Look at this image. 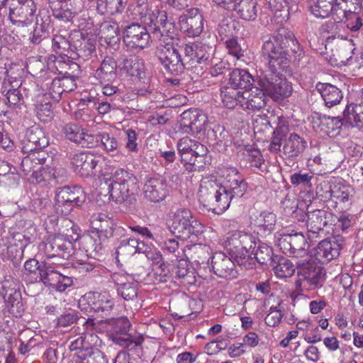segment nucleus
Instances as JSON below:
<instances>
[{
  "mask_svg": "<svg viewBox=\"0 0 363 363\" xmlns=\"http://www.w3.org/2000/svg\"><path fill=\"white\" fill-rule=\"evenodd\" d=\"M277 216L274 213L263 211L257 216L252 221L255 230L261 236H266L274 230Z\"/></svg>",
  "mask_w": 363,
  "mask_h": 363,
  "instance_id": "30",
  "label": "nucleus"
},
{
  "mask_svg": "<svg viewBox=\"0 0 363 363\" xmlns=\"http://www.w3.org/2000/svg\"><path fill=\"white\" fill-rule=\"evenodd\" d=\"M253 81L252 75L245 69H235L230 74V86L237 89L247 90L252 84Z\"/></svg>",
  "mask_w": 363,
  "mask_h": 363,
  "instance_id": "42",
  "label": "nucleus"
},
{
  "mask_svg": "<svg viewBox=\"0 0 363 363\" xmlns=\"http://www.w3.org/2000/svg\"><path fill=\"white\" fill-rule=\"evenodd\" d=\"M304 279L313 288L320 287L325 281V272L320 264L315 263L313 257L305 264H297Z\"/></svg>",
  "mask_w": 363,
  "mask_h": 363,
  "instance_id": "21",
  "label": "nucleus"
},
{
  "mask_svg": "<svg viewBox=\"0 0 363 363\" xmlns=\"http://www.w3.org/2000/svg\"><path fill=\"white\" fill-rule=\"evenodd\" d=\"M307 142L296 133H291L283 140L282 152L286 157H297L306 148Z\"/></svg>",
  "mask_w": 363,
  "mask_h": 363,
  "instance_id": "29",
  "label": "nucleus"
},
{
  "mask_svg": "<svg viewBox=\"0 0 363 363\" xmlns=\"http://www.w3.org/2000/svg\"><path fill=\"white\" fill-rule=\"evenodd\" d=\"M41 21L42 22L40 23L38 18H37L35 27L30 37L31 43L35 45L39 44L43 39L46 38L49 33L50 23L47 22L49 21V17L48 16L45 21H43V19Z\"/></svg>",
  "mask_w": 363,
  "mask_h": 363,
  "instance_id": "54",
  "label": "nucleus"
},
{
  "mask_svg": "<svg viewBox=\"0 0 363 363\" xmlns=\"http://www.w3.org/2000/svg\"><path fill=\"white\" fill-rule=\"evenodd\" d=\"M152 6L147 0H136L135 4L128 6V11L134 18L139 17L142 21L151 11Z\"/></svg>",
  "mask_w": 363,
  "mask_h": 363,
  "instance_id": "57",
  "label": "nucleus"
},
{
  "mask_svg": "<svg viewBox=\"0 0 363 363\" xmlns=\"http://www.w3.org/2000/svg\"><path fill=\"white\" fill-rule=\"evenodd\" d=\"M35 11L36 5L34 1L27 2L24 5H17L14 2H11L8 11H5V15L13 25L24 27L31 23Z\"/></svg>",
  "mask_w": 363,
  "mask_h": 363,
  "instance_id": "14",
  "label": "nucleus"
},
{
  "mask_svg": "<svg viewBox=\"0 0 363 363\" xmlns=\"http://www.w3.org/2000/svg\"><path fill=\"white\" fill-rule=\"evenodd\" d=\"M176 277L182 279L186 284H192L195 281L194 272L189 267L188 262L182 259L178 262L174 269Z\"/></svg>",
  "mask_w": 363,
  "mask_h": 363,
  "instance_id": "51",
  "label": "nucleus"
},
{
  "mask_svg": "<svg viewBox=\"0 0 363 363\" xmlns=\"http://www.w3.org/2000/svg\"><path fill=\"white\" fill-rule=\"evenodd\" d=\"M184 58H182L177 46L172 41L161 43L157 48L158 59L164 69L172 74L178 75L184 69H189L196 74L203 73V67L197 56L194 44L185 45Z\"/></svg>",
  "mask_w": 363,
  "mask_h": 363,
  "instance_id": "2",
  "label": "nucleus"
},
{
  "mask_svg": "<svg viewBox=\"0 0 363 363\" xmlns=\"http://www.w3.org/2000/svg\"><path fill=\"white\" fill-rule=\"evenodd\" d=\"M146 26L152 28L155 30H158L160 32L163 33L166 31L168 26L170 27L171 24L167 21V13L164 11L159 9H154L145 16L142 21ZM169 28L167 30H169Z\"/></svg>",
  "mask_w": 363,
  "mask_h": 363,
  "instance_id": "37",
  "label": "nucleus"
},
{
  "mask_svg": "<svg viewBox=\"0 0 363 363\" xmlns=\"http://www.w3.org/2000/svg\"><path fill=\"white\" fill-rule=\"evenodd\" d=\"M182 130L188 133H201L206 130L208 119L205 114L202 113L200 111L193 110L185 111L182 115Z\"/></svg>",
  "mask_w": 363,
  "mask_h": 363,
  "instance_id": "22",
  "label": "nucleus"
},
{
  "mask_svg": "<svg viewBox=\"0 0 363 363\" xmlns=\"http://www.w3.org/2000/svg\"><path fill=\"white\" fill-rule=\"evenodd\" d=\"M291 244L292 251V257L296 258V264H305L311 256L308 254L306 247L308 246L305 236L302 233L290 234Z\"/></svg>",
  "mask_w": 363,
  "mask_h": 363,
  "instance_id": "28",
  "label": "nucleus"
},
{
  "mask_svg": "<svg viewBox=\"0 0 363 363\" xmlns=\"http://www.w3.org/2000/svg\"><path fill=\"white\" fill-rule=\"evenodd\" d=\"M91 225L101 240H106L113 235V220L104 213L94 215L91 217Z\"/></svg>",
  "mask_w": 363,
  "mask_h": 363,
  "instance_id": "32",
  "label": "nucleus"
},
{
  "mask_svg": "<svg viewBox=\"0 0 363 363\" xmlns=\"http://www.w3.org/2000/svg\"><path fill=\"white\" fill-rule=\"evenodd\" d=\"M139 189L137 177L130 172L120 169L101 184V189L108 192V199L116 203H132Z\"/></svg>",
  "mask_w": 363,
  "mask_h": 363,
  "instance_id": "3",
  "label": "nucleus"
},
{
  "mask_svg": "<svg viewBox=\"0 0 363 363\" xmlns=\"http://www.w3.org/2000/svg\"><path fill=\"white\" fill-rule=\"evenodd\" d=\"M36 113L38 118L47 123L54 116L52 105L50 101H42L36 106Z\"/></svg>",
  "mask_w": 363,
  "mask_h": 363,
  "instance_id": "64",
  "label": "nucleus"
},
{
  "mask_svg": "<svg viewBox=\"0 0 363 363\" xmlns=\"http://www.w3.org/2000/svg\"><path fill=\"white\" fill-rule=\"evenodd\" d=\"M107 323L110 327L109 332L112 340L116 344L129 346L130 343H135V345H140L142 343L141 338H135L128 334L131 325L126 317L108 319Z\"/></svg>",
  "mask_w": 363,
  "mask_h": 363,
  "instance_id": "11",
  "label": "nucleus"
},
{
  "mask_svg": "<svg viewBox=\"0 0 363 363\" xmlns=\"http://www.w3.org/2000/svg\"><path fill=\"white\" fill-rule=\"evenodd\" d=\"M83 326L84 331L71 342L69 347L70 351H76V353H79L82 350H90L99 345V342H101L95 333L96 323L93 319L86 320Z\"/></svg>",
  "mask_w": 363,
  "mask_h": 363,
  "instance_id": "16",
  "label": "nucleus"
},
{
  "mask_svg": "<svg viewBox=\"0 0 363 363\" xmlns=\"http://www.w3.org/2000/svg\"><path fill=\"white\" fill-rule=\"evenodd\" d=\"M65 137L70 141L77 143L82 147H91L94 146V137L86 133L79 125L75 123H67L63 128Z\"/></svg>",
  "mask_w": 363,
  "mask_h": 363,
  "instance_id": "25",
  "label": "nucleus"
},
{
  "mask_svg": "<svg viewBox=\"0 0 363 363\" xmlns=\"http://www.w3.org/2000/svg\"><path fill=\"white\" fill-rule=\"evenodd\" d=\"M265 95H263V92L255 93L250 92L248 90L242 91V96H241V107L244 109L251 111H259L266 105Z\"/></svg>",
  "mask_w": 363,
  "mask_h": 363,
  "instance_id": "41",
  "label": "nucleus"
},
{
  "mask_svg": "<svg viewBox=\"0 0 363 363\" xmlns=\"http://www.w3.org/2000/svg\"><path fill=\"white\" fill-rule=\"evenodd\" d=\"M49 69L52 72H58L60 74H68L71 70L79 69V65L72 61L70 55H51L49 57Z\"/></svg>",
  "mask_w": 363,
  "mask_h": 363,
  "instance_id": "31",
  "label": "nucleus"
},
{
  "mask_svg": "<svg viewBox=\"0 0 363 363\" xmlns=\"http://www.w3.org/2000/svg\"><path fill=\"white\" fill-rule=\"evenodd\" d=\"M199 202L208 210L221 214L229 208L228 197L223 196L220 186L213 180H202L198 192Z\"/></svg>",
  "mask_w": 363,
  "mask_h": 363,
  "instance_id": "5",
  "label": "nucleus"
},
{
  "mask_svg": "<svg viewBox=\"0 0 363 363\" xmlns=\"http://www.w3.org/2000/svg\"><path fill=\"white\" fill-rule=\"evenodd\" d=\"M225 179L220 186L223 196L228 197L229 204L235 198L242 197L246 191L247 184L235 167H230L226 169Z\"/></svg>",
  "mask_w": 363,
  "mask_h": 363,
  "instance_id": "10",
  "label": "nucleus"
},
{
  "mask_svg": "<svg viewBox=\"0 0 363 363\" xmlns=\"http://www.w3.org/2000/svg\"><path fill=\"white\" fill-rule=\"evenodd\" d=\"M121 69L130 76L137 77L140 80L145 79L144 61L136 55L124 56L121 63Z\"/></svg>",
  "mask_w": 363,
  "mask_h": 363,
  "instance_id": "34",
  "label": "nucleus"
},
{
  "mask_svg": "<svg viewBox=\"0 0 363 363\" xmlns=\"http://www.w3.org/2000/svg\"><path fill=\"white\" fill-rule=\"evenodd\" d=\"M242 91L233 86H223L220 89V98L224 106L233 108L238 104L241 106Z\"/></svg>",
  "mask_w": 363,
  "mask_h": 363,
  "instance_id": "44",
  "label": "nucleus"
},
{
  "mask_svg": "<svg viewBox=\"0 0 363 363\" xmlns=\"http://www.w3.org/2000/svg\"><path fill=\"white\" fill-rule=\"evenodd\" d=\"M316 89L324 101L325 105L328 108L339 104L343 98L342 91L331 84L318 83Z\"/></svg>",
  "mask_w": 363,
  "mask_h": 363,
  "instance_id": "33",
  "label": "nucleus"
},
{
  "mask_svg": "<svg viewBox=\"0 0 363 363\" xmlns=\"http://www.w3.org/2000/svg\"><path fill=\"white\" fill-rule=\"evenodd\" d=\"M177 147L182 162L189 171H193L200 166L196 163L198 157L206 156L208 153V149L205 145L187 136L181 138L177 142Z\"/></svg>",
  "mask_w": 363,
  "mask_h": 363,
  "instance_id": "7",
  "label": "nucleus"
},
{
  "mask_svg": "<svg viewBox=\"0 0 363 363\" xmlns=\"http://www.w3.org/2000/svg\"><path fill=\"white\" fill-rule=\"evenodd\" d=\"M52 263L48 262V260H43L41 262V264L36 259H29L24 264V269L27 274L28 275H36L35 279L39 278V281H40L41 274L42 272L45 269L46 266H52Z\"/></svg>",
  "mask_w": 363,
  "mask_h": 363,
  "instance_id": "55",
  "label": "nucleus"
},
{
  "mask_svg": "<svg viewBox=\"0 0 363 363\" xmlns=\"http://www.w3.org/2000/svg\"><path fill=\"white\" fill-rule=\"evenodd\" d=\"M343 9L345 13L344 20L345 19L346 21L347 27L352 31L361 30L363 28V21L359 14L347 11V6H343Z\"/></svg>",
  "mask_w": 363,
  "mask_h": 363,
  "instance_id": "62",
  "label": "nucleus"
},
{
  "mask_svg": "<svg viewBox=\"0 0 363 363\" xmlns=\"http://www.w3.org/2000/svg\"><path fill=\"white\" fill-rule=\"evenodd\" d=\"M123 43L128 49L143 50L150 45V35L145 27L133 23L123 30Z\"/></svg>",
  "mask_w": 363,
  "mask_h": 363,
  "instance_id": "13",
  "label": "nucleus"
},
{
  "mask_svg": "<svg viewBox=\"0 0 363 363\" xmlns=\"http://www.w3.org/2000/svg\"><path fill=\"white\" fill-rule=\"evenodd\" d=\"M74 363H108L105 354L97 348L82 350L72 356Z\"/></svg>",
  "mask_w": 363,
  "mask_h": 363,
  "instance_id": "40",
  "label": "nucleus"
},
{
  "mask_svg": "<svg viewBox=\"0 0 363 363\" xmlns=\"http://www.w3.org/2000/svg\"><path fill=\"white\" fill-rule=\"evenodd\" d=\"M97 136L108 153L111 155H117L119 152L120 144L116 138L106 132L100 133Z\"/></svg>",
  "mask_w": 363,
  "mask_h": 363,
  "instance_id": "56",
  "label": "nucleus"
},
{
  "mask_svg": "<svg viewBox=\"0 0 363 363\" xmlns=\"http://www.w3.org/2000/svg\"><path fill=\"white\" fill-rule=\"evenodd\" d=\"M118 65L113 57L106 56L96 69L94 77L100 83H111L117 77Z\"/></svg>",
  "mask_w": 363,
  "mask_h": 363,
  "instance_id": "26",
  "label": "nucleus"
},
{
  "mask_svg": "<svg viewBox=\"0 0 363 363\" xmlns=\"http://www.w3.org/2000/svg\"><path fill=\"white\" fill-rule=\"evenodd\" d=\"M344 120L352 127H356L363 131V103L350 104L343 111V118L340 117L323 116L321 123L328 129L335 130L342 127Z\"/></svg>",
  "mask_w": 363,
  "mask_h": 363,
  "instance_id": "8",
  "label": "nucleus"
},
{
  "mask_svg": "<svg viewBox=\"0 0 363 363\" xmlns=\"http://www.w3.org/2000/svg\"><path fill=\"white\" fill-rule=\"evenodd\" d=\"M235 10L246 21H253L257 17V3L254 0H240Z\"/></svg>",
  "mask_w": 363,
  "mask_h": 363,
  "instance_id": "48",
  "label": "nucleus"
},
{
  "mask_svg": "<svg viewBox=\"0 0 363 363\" xmlns=\"http://www.w3.org/2000/svg\"><path fill=\"white\" fill-rule=\"evenodd\" d=\"M99 35L108 45L116 44L120 40L118 25L112 21L104 22L100 26Z\"/></svg>",
  "mask_w": 363,
  "mask_h": 363,
  "instance_id": "43",
  "label": "nucleus"
},
{
  "mask_svg": "<svg viewBox=\"0 0 363 363\" xmlns=\"http://www.w3.org/2000/svg\"><path fill=\"white\" fill-rule=\"evenodd\" d=\"M48 157V154L44 150L30 152L22 159L21 169L26 174H28L37 169L38 166L44 164Z\"/></svg>",
  "mask_w": 363,
  "mask_h": 363,
  "instance_id": "38",
  "label": "nucleus"
},
{
  "mask_svg": "<svg viewBox=\"0 0 363 363\" xmlns=\"http://www.w3.org/2000/svg\"><path fill=\"white\" fill-rule=\"evenodd\" d=\"M60 6L57 8L52 5V15L55 18L64 22L71 21L82 10L81 0H67L60 1Z\"/></svg>",
  "mask_w": 363,
  "mask_h": 363,
  "instance_id": "24",
  "label": "nucleus"
},
{
  "mask_svg": "<svg viewBox=\"0 0 363 363\" xmlns=\"http://www.w3.org/2000/svg\"><path fill=\"white\" fill-rule=\"evenodd\" d=\"M30 243V238L19 232H13L0 239V257L14 261L22 257L24 249Z\"/></svg>",
  "mask_w": 363,
  "mask_h": 363,
  "instance_id": "6",
  "label": "nucleus"
},
{
  "mask_svg": "<svg viewBox=\"0 0 363 363\" xmlns=\"http://www.w3.org/2000/svg\"><path fill=\"white\" fill-rule=\"evenodd\" d=\"M4 298L10 313L15 316H20L24 308L19 290L11 289L4 294Z\"/></svg>",
  "mask_w": 363,
  "mask_h": 363,
  "instance_id": "45",
  "label": "nucleus"
},
{
  "mask_svg": "<svg viewBox=\"0 0 363 363\" xmlns=\"http://www.w3.org/2000/svg\"><path fill=\"white\" fill-rule=\"evenodd\" d=\"M179 24L188 36H199L203 30V17L199 9L191 8L180 16Z\"/></svg>",
  "mask_w": 363,
  "mask_h": 363,
  "instance_id": "18",
  "label": "nucleus"
},
{
  "mask_svg": "<svg viewBox=\"0 0 363 363\" xmlns=\"http://www.w3.org/2000/svg\"><path fill=\"white\" fill-rule=\"evenodd\" d=\"M231 254L234 257L237 264L245 268L249 267L252 264V262L254 259V257H252L253 251L251 250L238 249Z\"/></svg>",
  "mask_w": 363,
  "mask_h": 363,
  "instance_id": "63",
  "label": "nucleus"
},
{
  "mask_svg": "<svg viewBox=\"0 0 363 363\" xmlns=\"http://www.w3.org/2000/svg\"><path fill=\"white\" fill-rule=\"evenodd\" d=\"M25 139L28 143H32L37 147L38 150H43V148L48 144V140L45 136L44 132L38 127L28 130Z\"/></svg>",
  "mask_w": 363,
  "mask_h": 363,
  "instance_id": "53",
  "label": "nucleus"
},
{
  "mask_svg": "<svg viewBox=\"0 0 363 363\" xmlns=\"http://www.w3.org/2000/svg\"><path fill=\"white\" fill-rule=\"evenodd\" d=\"M282 35L271 37L262 48V56L266 63L259 80L260 91L274 101H279L291 94L292 86L282 74L286 72L290 60L286 51L281 46Z\"/></svg>",
  "mask_w": 363,
  "mask_h": 363,
  "instance_id": "1",
  "label": "nucleus"
},
{
  "mask_svg": "<svg viewBox=\"0 0 363 363\" xmlns=\"http://www.w3.org/2000/svg\"><path fill=\"white\" fill-rule=\"evenodd\" d=\"M242 231L235 230L228 233L223 239V245L230 252L238 250L240 247V240Z\"/></svg>",
  "mask_w": 363,
  "mask_h": 363,
  "instance_id": "60",
  "label": "nucleus"
},
{
  "mask_svg": "<svg viewBox=\"0 0 363 363\" xmlns=\"http://www.w3.org/2000/svg\"><path fill=\"white\" fill-rule=\"evenodd\" d=\"M73 50L71 52L72 60L82 58L83 60H89L95 52V46L84 40V42L76 41L73 45Z\"/></svg>",
  "mask_w": 363,
  "mask_h": 363,
  "instance_id": "46",
  "label": "nucleus"
},
{
  "mask_svg": "<svg viewBox=\"0 0 363 363\" xmlns=\"http://www.w3.org/2000/svg\"><path fill=\"white\" fill-rule=\"evenodd\" d=\"M330 193L333 198L345 203L352 199L354 191L350 185L339 184L330 189Z\"/></svg>",
  "mask_w": 363,
  "mask_h": 363,
  "instance_id": "52",
  "label": "nucleus"
},
{
  "mask_svg": "<svg viewBox=\"0 0 363 363\" xmlns=\"http://www.w3.org/2000/svg\"><path fill=\"white\" fill-rule=\"evenodd\" d=\"M254 258L262 264H267L275 262V258L272 257V249L266 244H261L258 246L255 252L253 253Z\"/></svg>",
  "mask_w": 363,
  "mask_h": 363,
  "instance_id": "58",
  "label": "nucleus"
},
{
  "mask_svg": "<svg viewBox=\"0 0 363 363\" xmlns=\"http://www.w3.org/2000/svg\"><path fill=\"white\" fill-rule=\"evenodd\" d=\"M139 274L114 273L111 279L116 286V291L125 301H134L138 298V283L135 280Z\"/></svg>",
  "mask_w": 363,
  "mask_h": 363,
  "instance_id": "12",
  "label": "nucleus"
},
{
  "mask_svg": "<svg viewBox=\"0 0 363 363\" xmlns=\"http://www.w3.org/2000/svg\"><path fill=\"white\" fill-rule=\"evenodd\" d=\"M167 216L169 230L178 237L189 238L191 235L198 236L203 231V225L187 208H172Z\"/></svg>",
  "mask_w": 363,
  "mask_h": 363,
  "instance_id": "4",
  "label": "nucleus"
},
{
  "mask_svg": "<svg viewBox=\"0 0 363 363\" xmlns=\"http://www.w3.org/2000/svg\"><path fill=\"white\" fill-rule=\"evenodd\" d=\"M26 69L29 74L41 82H46L51 78V72L49 69V62L39 56H33L28 58Z\"/></svg>",
  "mask_w": 363,
  "mask_h": 363,
  "instance_id": "27",
  "label": "nucleus"
},
{
  "mask_svg": "<svg viewBox=\"0 0 363 363\" xmlns=\"http://www.w3.org/2000/svg\"><path fill=\"white\" fill-rule=\"evenodd\" d=\"M330 215L326 211L316 209L308 211L307 213L306 226L308 230L313 234H318L323 230L328 225V216Z\"/></svg>",
  "mask_w": 363,
  "mask_h": 363,
  "instance_id": "35",
  "label": "nucleus"
},
{
  "mask_svg": "<svg viewBox=\"0 0 363 363\" xmlns=\"http://www.w3.org/2000/svg\"><path fill=\"white\" fill-rule=\"evenodd\" d=\"M277 259V257H276ZM277 277L286 278L291 277L295 272V267L289 259L285 257L278 258L277 262L271 264Z\"/></svg>",
  "mask_w": 363,
  "mask_h": 363,
  "instance_id": "47",
  "label": "nucleus"
},
{
  "mask_svg": "<svg viewBox=\"0 0 363 363\" xmlns=\"http://www.w3.org/2000/svg\"><path fill=\"white\" fill-rule=\"evenodd\" d=\"M213 272L219 277L233 279L238 277L235 262L222 252H216L211 257Z\"/></svg>",
  "mask_w": 363,
  "mask_h": 363,
  "instance_id": "19",
  "label": "nucleus"
},
{
  "mask_svg": "<svg viewBox=\"0 0 363 363\" xmlns=\"http://www.w3.org/2000/svg\"><path fill=\"white\" fill-rule=\"evenodd\" d=\"M182 252L187 259L198 264H203L209 259L208 247L201 244L186 245Z\"/></svg>",
  "mask_w": 363,
  "mask_h": 363,
  "instance_id": "39",
  "label": "nucleus"
},
{
  "mask_svg": "<svg viewBox=\"0 0 363 363\" xmlns=\"http://www.w3.org/2000/svg\"><path fill=\"white\" fill-rule=\"evenodd\" d=\"M195 50L199 57L196 60H200L203 67L208 64L214 52L213 47L205 43H194Z\"/></svg>",
  "mask_w": 363,
  "mask_h": 363,
  "instance_id": "59",
  "label": "nucleus"
},
{
  "mask_svg": "<svg viewBox=\"0 0 363 363\" xmlns=\"http://www.w3.org/2000/svg\"><path fill=\"white\" fill-rule=\"evenodd\" d=\"M84 201L83 191L77 186L59 188L55 194V208L62 214L67 215L75 206Z\"/></svg>",
  "mask_w": 363,
  "mask_h": 363,
  "instance_id": "9",
  "label": "nucleus"
},
{
  "mask_svg": "<svg viewBox=\"0 0 363 363\" xmlns=\"http://www.w3.org/2000/svg\"><path fill=\"white\" fill-rule=\"evenodd\" d=\"M86 298L90 309L97 313L108 315L114 306V298L107 292L89 293Z\"/></svg>",
  "mask_w": 363,
  "mask_h": 363,
  "instance_id": "23",
  "label": "nucleus"
},
{
  "mask_svg": "<svg viewBox=\"0 0 363 363\" xmlns=\"http://www.w3.org/2000/svg\"><path fill=\"white\" fill-rule=\"evenodd\" d=\"M73 45L68 38L62 34H55L52 39V50L59 55H71Z\"/></svg>",
  "mask_w": 363,
  "mask_h": 363,
  "instance_id": "49",
  "label": "nucleus"
},
{
  "mask_svg": "<svg viewBox=\"0 0 363 363\" xmlns=\"http://www.w3.org/2000/svg\"><path fill=\"white\" fill-rule=\"evenodd\" d=\"M169 190L164 179L151 178L143 186L144 198L150 202L159 203L168 196Z\"/></svg>",
  "mask_w": 363,
  "mask_h": 363,
  "instance_id": "20",
  "label": "nucleus"
},
{
  "mask_svg": "<svg viewBox=\"0 0 363 363\" xmlns=\"http://www.w3.org/2000/svg\"><path fill=\"white\" fill-rule=\"evenodd\" d=\"M53 245L55 247V257H60L63 259H69L74 253L73 243L69 240H66L60 237L53 238Z\"/></svg>",
  "mask_w": 363,
  "mask_h": 363,
  "instance_id": "50",
  "label": "nucleus"
},
{
  "mask_svg": "<svg viewBox=\"0 0 363 363\" xmlns=\"http://www.w3.org/2000/svg\"><path fill=\"white\" fill-rule=\"evenodd\" d=\"M59 268V265H47L45 269L42 272L40 281L57 291L63 292L72 286L73 280L72 277L61 273Z\"/></svg>",
  "mask_w": 363,
  "mask_h": 363,
  "instance_id": "17",
  "label": "nucleus"
},
{
  "mask_svg": "<svg viewBox=\"0 0 363 363\" xmlns=\"http://www.w3.org/2000/svg\"><path fill=\"white\" fill-rule=\"evenodd\" d=\"M343 239L333 238L330 240H323L314 248L313 259L318 263H328L337 258L342 248Z\"/></svg>",
  "mask_w": 363,
  "mask_h": 363,
  "instance_id": "15",
  "label": "nucleus"
},
{
  "mask_svg": "<svg viewBox=\"0 0 363 363\" xmlns=\"http://www.w3.org/2000/svg\"><path fill=\"white\" fill-rule=\"evenodd\" d=\"M126 3L127 0H99L98 5L104 7L108 13L113 15L121 13Z\"/></svg>",
  "mask_w": 363,
  "mask_h": 363,
  "instance_id": "61",
  "label": "nucleus"
},
{
  "mask_svg": "<svg viewBox=\"0 0 363 363\" xmlns=\"http://www.w3.org/2000/svg\"><path fill=\"white\" fill-rule=\"evenodd\" d=\"M147 246L138 239L128 238L121 240L120 245L116 250L118 256L125 258L135 255V253L146 252Z\"/></svg>",
  "mask_w": 363,
  "mask_h": 363,
  "instance_id": "36",
  "label": "nucleus"
}]
</instances>
